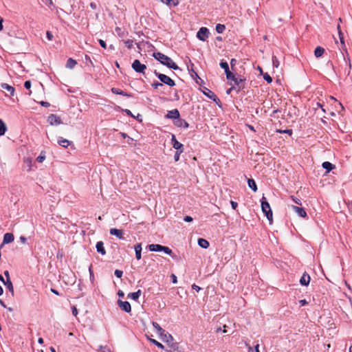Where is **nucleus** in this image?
I'll use <instances>...</instances> for the list:
<instances>
[{
  "label": "nucleus",
  "mask_w": 352,
  "mask_h": 352,
  "mask_svg": "<svg viewBox=\"0 0 352 352\" xmlns=\"http://www.w3.org/2000/svg\"><path fill=\"white\" fill-rule=\"evenodd\" d=\"M153 56L155 59L159 60L162 64L166 65L168 68L173 69L175 70L179 69L178 66L173 62V60L168 56L164 55L160 52H156L153 54Z\"/></svg>",
  "instance_id": "1"
},
{
  "label": "nucleus",
  "mask_w": 352,
  "mask_h": 352,
  "mask_svg": "<svg viewBox=\"0 0 352 352\" xmlns=\"http://www.w3.org/2000/svg\"><path fill=\"white\" fill-rule=\"evenodd\" d=\"M261 209L265 217L269 221L270 224H272L273 222V214L271 207L269 203L265 200L261 201Z\"/></svg>",
  "instance_id": "2"
},
{
  "label": "nucleus",
  "mask_w": 352,
  "mask_h": 352,
  "mask_svg": "<svg viewBox=\"0 0 352 352\" xmlns=\"http://www.w3.org/2000/svg\"><path fill=\"white\" fill-rule=\"evenodd\" d=\"M155 74L157 76V78L162 83H164L170 87H173L175 85L174 80L171 79L169 76L163 74L157 73L156 71H155Z\"/></svg>",
  "instance_id": "3"
},
{
  "label": "nucleus",
  "mask_w": 352,
  "mask_h": 352,
  "mask_svg": "<svg viewBox=\"0 0 352 352\" xmlns=\"http://www.w3.org/2000/svg\"><path fill=\"white\" fill-rule=\"evenodd\" d=\"M132 68L136 72L144 74L146 66L144 64H142L139 60H135L132 63Z\"/></svg>",
  "instance_id": "4"
},
{
  "label": "nucleus",
  "mask_w": 352,
  "mask_h": 352,
  "mask_svg": "<svg viewBox=\"0 0 352 352\" xmlns=\"http://www.w3.org/2000/svg\"><path fill=\"white\" fill-rule=\"evenodd\" d=\"M208 35L209 31L205 27L201 28L197 34V38L202 41H205L208 38Z\"/></svg>",
  "instance_id": "5"
},
{
  "label": "nucleus",
  "mask_w": 352,
  "mask_h": 352,
  "mask_svg": "<svg viewBox=\"0 0 352 352\" xmlns=\"http://www.w3.org/2000/svg\"><path fill=\"white\" fill-rule=\"evenodd\" d=\"M47 122L52 126L59 125V124H62L60 118L55 114H50L47 117Z\"/></svg>",
  "instance_id": "6"
},
{
  "label": "nucleus",
  "mask_w": 352,
  "mask_h": 352,
  "mask_svg": "<svg viewBox=\"0 0 352 352\" xmlns=\"http://www.w3.org/2000/svg\"><path fill=\"white\" fill-rule=\"evenodd\" d=\"M118 305L120 308L125 312L129 313L131 311V307L128 301L118 300Z\"/></svg>",
  "instance_id": "7"
},
{
  "label": "nucleus",
  "mask_w": 352,
  "mask_h": 352,
  "mask_svg": "<svg viewBox=\"0 0 352 352\" xmlns=\"http://www.w3.org/2000/svg\"><path fill=\"white\" fill-rule=\"evenodd\" d=\"M171 142H172L173 147L175 149H176L177 151H184V145L177 141L175 135H172Z\"/></svg>",
  "instance_id": "8"
},
{
  "label": "nucleus",
  "mask_w": 352,
  "mask_h": 352,
  "mask_svg": "<svg viewBox=\"0 0 352 352\" xmlns=\"http://www.w3.org/2000/svg\"><path fill=\"white\" fill-rule=\"evenodd\" d=\"M14 235L12 233H6L3 236V243L1 245V248L6 243H10L14 241Z\"/></svg>",
  "instance_id": "9"
},
{
  "label": "nucleus",
  "mask_w": 352,
  "mask_h": 352,
  "mask_svg": "<svg viewBox=\"0 0 352 352\" xmlns=\"http://www.w3.org/2000/svg\"><path fill=\"white\" fill-rule=\"evenodd\" d=\"M291 208L298 214L299 217H305L307 216V213L302 208H300L296 206H292Z\"/></svg>",
  "instance_id": "10"
},
{
  "label": "nucleus",
  "mask_w": 352,
  "mask_h": 352,
  "mask_svg": "<svg viewBox=\"0 0 352 352\" xmlns=\"http://www.w3.org/2000/svg\"><path fill=\"white\" fill-rule=\"evenodd\" d=\"M109 232L111 235H114L117 236L120 239H123V230H118L116 228H111L109 230Z\"/></svg>",
  "instance_id": "11"
},
{
  "label": "nucleus",
  "mask_w": 352,
  "mask_h": 352,
  "mask_svg": "<svg viewBox=\"0 0 352 352\" xmlns=\"http://www.w3.org/2000/svg\"><path fill=\"white\" fill-rule=\"evenodd\" d=\"M167 118L170 119H178L179 118V112L177 109H173L171 111H169L166 116Z\"/></svg>",
  "instance_id": "12"
},
{
  "label": "nucleus",
  "mask_w": 352,
  "mask_h": 352,
  "mask_svg": "<svg viewBox=\"0 0 352 352\" xmlns=\"http://www.w3.org/2000/svg\"><path fill=\"white\" fill-rule=\"evenodd\" d=\"M309 282H310V276H309V274L304 273L300 279V283L302 285L307 286L309 285Z\"/></svg>",
  "instance_id": "13"
},
{
  "label": "nucleus",
  "mask_w": 352,
  "mask_h": 352,
  "mask_svg": "<svg viewBox=\"0 0 352 352\" xmlns=\"http://www.w3.org/2000/svg\"><path fill=\"white\" fill-rule=\"evenodd\" d=\"M96 248L98 252L100 253L102 255L106 254V250L104 248V243L102 241L97 242Z\"/></svg>",
  "instance_id": "14"
},
{
  "label": "nucleus",
  "mask_w": 352,
  "mask_h": 352,
  "mask_svg": "<svg viewBox=\"0 0 352 352\" xmlns=\"http://www.w3.org/2000/svg\"><path fill=\"white\" fill-rule=\"evenodd\" d=\"M2 283L6 286L10 292L11 296H14V287H13L12 283L10 280V279H8L6 280H4V282H2Z\"/></svg>",
  "instance_id": "15"
},
{
  "label": "nucleus",
  "mask_w": 352,
  "mask_h": 352,
  "mask_svg": "<svg viewBox=\"0 0 352 352\" xmlns=\"http://www.w3.org/2000/svg\"><path fill=\"white\" fill-rule=\"evenodd\" d=\"M161 337H162V340L167 343H170L173 340V336L170 334H169L168 332H166L165 330L163 333V336Z\"/></svg>",
  "instance_id": "16"
},
{
  "label": "nucleus",
  "mask_w": 352,
  "mask_h": 352,
  "mask_svg": "<svg viewBox=\"0 0 352 352\" xmlns=\"http://www.w3.org/2000/svg\"><path fill=\"white\" fill-rule=\"evenodd\" d=\"M148 248L151 252H161L162 245L160 244H151L148 245Z\"/></svg>",
  "instance_id": "17"
},
{
  "label": "nucleus",
  "mask_w": 352,
  "mask_h": 352,
  "mask_svg": "<svg viewBox=\"0 0 352 352\" xmlns=\"http://www.w3.org/2000/svg\"><path fill=\"white\" fill-rule=\"evenodd\" d=\"M141 294H142V292L140 289H139L135 292L129 293L128 294V298L133 299L134 300H137L139 298V297L141 296Z\"/></svg>",
  "instance_id": "18"
},
{
  "label": "nucleus",
  "mask_w": 352,
  "mask_h": 352,
  "mask_svg": "<svg viewBox=\"0 0 352 352\" xmlns=\"http://www.w3.org/2000/svg\"><path fill=\"white\" fill-rule=\"evenodd\" d=\"M1 87L2 89H6L8 92H10L11 96L14 95V89L13 87L10 86V85H9L8 84H6V83H2Z\"/></svg>",
  "instance_id": "19"
},
{
  "label": "nucleus",
  "mask_w": 352,
  "mask_h": 352,
  "mask_svg": "<svg viewBox=\"0 0 352 352\" xmlns=\"http://www.w3.org/2000/svg\"><path fill=\"white\" fill-rule=\"evenodd\" d=\"M198 245L201 248H204V249L208 248L210 245L209 242L206 239H201V238L198 239Z\"/></svg>",
  "instance_id": "20"
},
{
  "label": "nucleus",
  "mask_w": 352,
  "mask_h": 352,
  "mask_svg": "<svg viewBox=\"0 0 352 352\" xmlns=\"http://www.w3.org/2000/svg\"><path fill=\"white\" fill-rule=\"evenodd\" d=\"M153 327L156 330L157 333L160 334V336H163V333L164 332V329H163L160 324L156 322H153L152 323Z\"/></svg>",
  "instance_id": "21"
},
{
  "label": "nucleus",
  "mask_w": 352,
  "mask_h": 352,
  "mask_svg": "<svg viewBox=\"0 0 352 352\" xmlns=\"http://www.w3.org/2000/svg\"><path fill=\"white\" fill-rule=\"evenodd\" d=\"M58 143L60 146H61L64 148H67L70 144V142L68 140L63 138H60L58 140Z\"/></svg>",
  "instance_id": "22"
},
{
  "label": "nucleus",
  "mask_w": 352,
  "mask_h": 352,
  "mask_svg": "<svg viewBox=\"0 0 352 352\" xmlns=\"http://www.w3.org/2000/svg\"><path fill=\"white\" fill-rule=\"evenodd\" d=\"M322 166L323 168L327 170V173H329L335 168V166L329 162H323Z\"/></svg>",
  "instance_id": "23"
},
{
  "label": "nucleus",
  "mask_w": 352,
  "mask_h": 352,
  "mask_svg": "<svg viewBox=\"0 0 352 352\" xmlns=\"http://www.w3.org/2000/svg\"><path fill=\"white\" fill-rule=\"evenodd\" d=\"M76 64H77V62L75 60H74L72 58H69L67 60L66 67L69 69H72L76 66Z\"/></svg>",
  "instance_id": "24"
},
{
  "label": "nucleus",
  "mask_w": 352,
  "mask_h": 352,
  "mask_svg": "<svg viewBox=\"0 0 352 352\" xmlns=\"http://www.w3.org/2000/svg\"><path fill=\"white\" fill-rule=\"evenodd\" d=\"M324 50L321 47H317L314 51V55L316 58H319L324 54Z\"/></svg>",
  "instance_id": "25"
},
{
  "label": "nucleus",
  "mask_w": 352,
  "mask_h": 352,
  "mask_svg": "<svg viewBox=\"0 0 352 352\" xmlns=\"http://www.w3.org/2000/svg\"><path fill=\"white\" fill-rule=\"evenodd\" d=\"M111 91H112V93H113L115 94L122 95V96H128V97L131 96L130 94H128L127 93L124 92L123 91H121L118 88L113 87L111 89Z\"/></svg>",
  "instance_id": "26"
},
{
  "label": "nucleus",
  "mask_w": 352,
  "mask_h": 352,
  "mask_svg": "<svg viewBox=\"0 0 352 352\" xmlns=\"http://www.w3.org/2000/svg\"><path fill=\"white\" fill-rule=\"evenodd\" d=\"M7 130V127L4 122L0 119V135H3L5 134Z\"/></svg>",
  "instance_id": "27"
},
{
  "label": "nucleus",
  "mask_w": 352,
  "mask_h": 352,
  "mask_svg": "<svg viewBox=\"0 0 352 352\" xmlns=\"http://www.w3.org/2000/svg\"><path fill=\"white\" fill-rule=\"evenodd\" d=\"M337 28L338 30V34H339V38H340V43H341L342 47H345V44H344V37H343V34H342V33L341 32L340 25H338Z\"/></svg>",
  "instance_id": "28"
},
{
  "label": "nucleus",
  "mask_w": 352,
  "mask_h": 352,
  "mask_svg": "<svg viewBox=\"0 0 352 352\" xmlns=\"http://www.w3.org/2000/svg\"><path fill=\"white\" fill-rule=\"evenodd\" d=\"M248 186H249L251 189H252L254 191H256V189H257V188H256V183H255V182H254V179H249L248 180Z\"/></svg>",
  "instance_id": "29"
},
{
  "label": "nucleus",
  "mask_w": 352,
  "mask_h": 352,
  "mask_svg": "<svg viewBox=\"0 0 352 352\" xmlns=\"http://www.w3.org/2000/svg\"><path fill=\"white\" fill-rule=\"evenodd\" d=\"M245 80L244 78H242L241 77H236L234 78L233 82L235 85H237L239 87H241V85L243 83V82Z\"/></svg>",
  "instance_id": "30"
},
{
  "label": "nucleus",
  "mask_w": 352,
  "mask_h": 352,
  "mask_svg": "<svg viewBox=\"0 0 352 352\" xmlns=\"http://www.w3.org/2000/svg\"><path fill=\"white\" fill-rule=\"evenodd\" d=\"M176 124L179 126H183L184 128H188L189 124L184 120H178Z\"/></svg>",
  "instance_id": "31"
},
{
  "label": "nucleus",
  "mask_w": 352,
  "mask_h": 352,
  "mask_svg": "<svg viewBox=\"0 0 352 352\" xmlns=\"http://www.w3.org/2000/svg\"><path fill=\"white\" fill-rule=\"evenodd\" d=\"M203 93L205 96H206L207 97H208L210 99H212L214 97V94L208 89L206 88V90L203 91Z\"/></svg>",
  "instance_id": "32"
},
{
  "label": "nucleus",
  "mask_w": 352,
  "mask_h": 352,
  "mask_svg": "<svg viewBox=\"0 0 352 352\" xmlns=\"http://www.w3.org/2000/svg\"><path fill=\"white\" fill-rule=\"evenodd\" d=\"M45 160V153L42 151L41 154L37 157L36 161L39 163H42Z\"/></svg>",
  "instance_id": "33"
},
{
  "label": "nucleus",
  "mask_w": 352,
  "mask_h": 352,
  "mask_svg": "<svg viewBox=\"0 0 352 352\" xmlns=\"http://www.w3.org/2000/svg\"><path fill=\"white\" fill-rule=\"evenodd\" d=\"M161 251H163L164 252H165L166 254H168V255H170L173 258H174L175 256L173 255H172V250L171 249H170L167 246H163L162 245V249L161 250Z\"/></svg>",
  "instance_id": "34"
},
{
  "label": "nucleus",
  "mask_w": 352,
  "mask_h": 352,
  "mask_svg": "<svg viewBox=\"0 0 352 352\" xmlns=\"http://www.w3.org/2000/svg\"><path fill=\"white\" fill-rule=\"evenodd\" d=\"M225 29V25L222 24H217L216 26V31L219 34L223 33Z\"/></svg>",
  "instance_id": "35"
},
{
  "label": "nucleus",
  "mask_w": 352,
  "mask_h": 352,
  "mask_svg": "<svg viewBox=\"0 0 352 352\" xmlns=\"http://www.w3.org/2000/svg\"><path fill=\"white\" fill-rule=\"evenodd\" d=\"M220 67L224 69L225 73H226L228 71H230L229 69V65L228 63L221 61L220 63Z\"/></svg>",
  "instance_id": "36"
},
{
  "label": "nucleus",
  "mask_w": 352,
  "mask_h": 352,
  "mask_svg": "<svg viewBox=\"0 0 352 352\" xmlns=\"http://www.w3.org/2000/svg\"><path fill=\"white\" fill-rule=\"evenodd\" d=\"M226 74L228 80H234L235 76L230 71H228Z\"/></svg>",
  "instance_id": "37"
},
{
  "label": "nucleus",
  "mask_w": 352,
  "mask_h": 352,
  "mask_svg": "<svg viewBox=\"0 0 352 352\" xmlns=\"http://www.w3.org/2000/svg\"><path fill=\"white\" fill-rule=\"evenodd\" d=\"M272 63H273L274 67H275L276 68H278L279 67V61H278V58H276V56H272Z\"/></svg>",
  "instance_id": "38"
},
{
  "label": "nucleus",
  "mask_w": 352,
  "mask_h": 352,
  "mask_svg": "<svg viewBox=\"0 0 352 352\" xmlns=\"http://www.w3.org/2000/svg\"><path fill=\"white\" fill-rule=\"evenodd\" d=\"M162 1L166 4L173 3V6H177L178 2L177 0H162Z\"/></svg>",
  "instance_id": "39"
},
{
  "label": "nucleus",
  "mask_w": 352,
  "mask_h": 352,
  "mask_svg": "<svg viewBox=\"0 0 352 352\" xmlns=\"http://www.w3.org/2000/svg\"><path fill=\"white\" fill-rule=\"evenodd\" d=\"M263 78L269 83L272 82V77L267 73L263 74Z\"/></svg>",
  "instance_id": "40"
},
{
  "label": "nucleus",
  "mask_w": 352,
  "mask_h": 352,
  "mask_svg": "<svg viewBox=\"0 0 352 352\" xmlns=\"http://www.w3.org/2000/svg\"><path fill=\"white\" fill-rule=\"evenodd\" d=\"M183 153V151H176V153H175V155H174V160H175V162L179 161V157H180V155H181V153Z\"/></svg>",
  "instance_id": "41"
},
{
  "label": "nucleus",
  "mask_w": 352,
  "mask_h": 352,
  "mask_svg": "<svg viewBox=\"0 0 352 352\" xmlns=\"http://www.w3.org/2000/svg\"><path fill=\"white\" fill-rule=\"evenodd\" d=\"M133 41L132 40H126L124 41V43L126 45V46L129 48V49H131L133 47Z\"/></svg>",
  "instance_id": "42"
},
{
  "label": "nucleus",
  "mask_w": 352,
  "mask_h": 352,
  "mask_svg": "<svg viewBox=\"0 0 352 352\" xmlns=\"http://www.w3.org/2000/svg\"><path fill=\"white\" fill-rule=\"evenodd\" d=\"M114 274H115V276L116 277L121 278L122 276L123 272L122 270H116L115 272H114Z\"/></svg>",
  "instance_id": "43"
},
{
  "label": "nucleus",
  "mask_w": 352,
  "mask_h": 352,
  "mask_svg": "<svg viewBox=\"0 0 352 352\" xmlns=\"http://www.w3.org/2000/svg\"><path fill=\"white\" fill-rule=\"evenodd\" d=\"M151 342L155 344L158 348L163 349L164 346L155 340H151Z\"/></svg>",
  "instance_id": "44"
},
{
  "label": "nucleus",
  "mask_w": 352,
  "mask_h": 352,
  "mask_svg": "<svg viewBox=\"0 0 352 352\" xmlns=\"http://www.w3.org/2000/svg\"><path fill=\"white\" fill-rule=\"evenodd\" d=\"M162 83L161 82H155L152 84V87L154 88V89H157L159 87H162Z\"/></svg>",
  "instance_id": "45"
},
{
  "label": "nucleus",
  "mask_w": 352,
  "mask_h": 352,
  "mask_svg": "<svg viewBox=\"0 0 352 352\" xmlns=\"http://www.w3.org/2000/svg\"><path fill=\"white\" fill-rule=\"evenodd\" d=\"M24 87L27 89H30V87H31V82L30 80H27L24 83Z\"/></svg>",
  "instance_id": "46"
},
{
  "label": "nucleus",
  "mask_w": 352,
  "mask_h": 352,
  "mask_svg": "<svg viewBox=\"0 0 352 352\" xmlns=\"http://www.w3.org/2000/svg\"><path fill=\"white\" fill-rule=\"evenodd\" d=\"M134 249L135 252H136L137 250L142 251V244L138 243L137 245H135Z\"/></svg>",
  "instance_id": "47"
},
{
  "label": "nucleus",
  "mask_w": 352,
  "mask_h": 352,
  "mask_svg": "<svg viewBox=\"0 0 352 352\" xmlns=\"http://www.w3.org/2000/svg\"><path fill=\"white\" fill-rule=\"evenodd\" d=\"M345 204L347 205L348 208H349V210H350V212L352 213V200L349 201V202H346L344 201Z\"/></svg>",
  "instance_id": "48"
},
{
  "label": "nucleus",
  "mask_w": 352,
  "mask_h": 352,
  "mask_svg": "<svg viewBox=\"0 0 352 352\" xmlns=\"http://www.w3.org/2000/svg\"><path fill=\"white\" fill-rule=\"evenodd\" d=\"M141 252L142 251H138V250H137L135 252V257L138 260H140L142 257Z\"/></svg>",
  "instance_id": "49"
},
{
  "label": "nucleus",
  "mask_w": 352,
  "mask_h": 352,
  "mask_svg": "<svg viewBox=\"0 0 352 352\" xmlns=\"http://www.w3.org/2000/svg\"><path fill=\"white\" fill-rule=\"evenodd\" d=\"M99 43L101 45L102 47H103L104 49L107 47L106 43L103 40L100 39L99 40Z\"/></svg>",
  "instance_id": "50"
},
{
  "label": "nucleus",
  "mask_w": 352,
  "mask_h": 352,
  "mask_svg": "<svg viewBox=\"0 0 352 352\" xmlns=\"http://www.w3.org/2000/svg\"><path fill=\"white\" fill-rule=\"evenodd\" d=\"M236 62L237 61H236V60L235 58L231 59V60H230V65H231V67H232V69L234 68V66L236 65Z\"/></svg>",
  "instance_id": "51"
},
{
  "label": "nucleus",
  "mask_w": 352,
  "mask_h": 352,
  "mask_svg": "<svg viewBox=\"0 0 352 352\" xmlns=\"http://www.w3.org/2000/svg\"><path fill=\"white\" fill-rule=\"evenodd\" d=\"M46 35H47V38L50 41L52 40V38H53V34H52L50 32L47 31V33H46Z\"/></svg>",
  "instance_id": "52"
},
{
  "label": "nucleus",
  "mask_w": 352,
  "mask_h": 352,
  "mask_svg": "<svg viewBox=\"0 0 352 352\" xmlns=\"http://www.w3.org/2000/svg\"><path fill=\"white\" fill-rule=\"evenodd\" d=\"M184 220L186 221V222H191L192 221V218L190 216H186L184 219Z\"/></svg>",
  "instance_id": "53"
},
{
  "label": "nucleus",
  "mask_w": 352,
  "mask_h": 352,
  "mask_svg": "<svg viewBox=\"0 0 352 352\" xmlns=\"http://www.w3.org/2000/svg\"><path fill=\"white\" fill-rule=\"evenodd\" d=\"M40 104L43 106V107H48L50 106V103L47 102H44V101H41L40 102Z\"/></svg>",
  "instance_id": "54"
},
{
  "label": "nucleus",
  "mask_w": 352,
  "mask_h": 352,
  "mask_svg": "<svg viewBox=\"0 0 352 352\" xmlns=\"http://www.w3.org/2000/svg\"><path fill=\"white\" fill-rule=\"evenodd\" d=\"M230 204H231V206H232V208L235 210L238 206L237 203L235 202V201H230Z\"/></svg>",
  "instance_id": "55"
},
{
  "label": "nucleus",
  "mask_w": 352,
  "mask_h": 352,
  "mask_svg": "<svg viewBox=\"0 0 352 352\" xmlns=\"http://www.w3.org/2000/svg\"><path fill=\"white\" fill-rule=\"evenodd\" d=\"M72 314H73L74 316H77V314H78V310H77L76 307H74V306L72 307Z\"/></svg>",
  "instance_id": "56"
},
{
  "label": "nucleus",
  "mask_w": 352,
  "mask_h": 352,
  "mask_svg": "<svg viewBox=\"0 0 352 352\" xmlns=\"http://www.w3.org/2000/svg\"><path fill=\"white\" fill-rule=\"evenodd\" d=\"M21 242L23 244L26 243V241H27V239L23 236H21L20 238H19Z\"/></svg>",
  "instance_id": "57"
},
{
  "label": "nucleus",
  "mask_w": 352,
  "mask_h": 352,
  "mask_svg": "<svg viewBox=\"0 0 352 352\" xmlns=\"http://www.w3.org/2000/svg\"><path fill=\"white\" fill-rule=\"evenodd\" d=\"M299 303L300 304L301 306H304L305 305H307L308 302L305 299H303V300H300L299 301Z\"/></svg>",
  "instance_id": "58"
},
{
  "label": "nucleus",
  "mask_w": 352,
  "mask_h": 352,
  "mask_svg": "<svg viewBox=\"0 0 352 352\" xmlns=\"http://www.w3.org/2000/svg\"><path fill=\"white\" fill-rule=\"evenodd\" d=\"M214 102H215L217 104H219L220 102V100L217 98V96L214 94V97L212 98Z\"/></svg>",
  "instance_id": "59"
},
{
  "label": "nucleus",
  "mask_w": 352,
  "mask_h": 352,
  "mask_svg": "<svg viewBox=\"0 0 352 352\" xmlns=\"http://www.w3.org/2000/svg\"><path fill=\"white\" fill-rule=\"evenodd\" d=\"M171 278H172V281L173 283H176L177 282V276L175 274H173L171 275Z\"/></svg>",
  "instance_id": "60"
},
{
  "label": "nucleus",
  "mask_w": 352,
  "mask_h": 352,
  "mask_svg": "<svg viewBox=\"0 0 352 352\" xmlns=\"http://www.w3.org/2000/svg\"><path fill=\"white\" fill-rule=\"evenodd\" d=\"M124 112H126V113L128 115V116H130L131 117H134V116L132 114L131 111L129 109H124Z\"/></svg>",
  "instance_id": "61"
},
{
  "label": "nucleus",
  "mask_w": 352,
  "mask_h": 352,
  "mask_svg": "<svg viewBox=\"0 0 352 352\" xmlns=\"http://www.w3.org/2000/svg\"><path fill=\"white\" fill-rule=\"evenodd\" d=\"M192 287L193 289L196 290L197 292H199L201 289V288L198 285H196L195 284L192 285Z\"/></svg>",
  "instance_id": "62"
},
{
  "label": "nucleus",
  "mask_w": 352,
  "mask_h": 352,
  "mask_svg": "<svg viewBox=\"0 0 352 352\" xmlns=\"http://www.w3.org/2000/svg\"><path fill=\"white\" fill-rule=\"evenodd\" d=\"M4 275L6 277V280L10 279V274H9V272L8 270L4 272Z\"/></svg>",
  "instance_id": "63"
},
{
  "label": "nucleus",
  "mask_w": 352,
  "mask_h": 352,
  "mask_svg": "<svg viewBox=\"0 0 352 352\" xmlns=\"http://www.w3.org/2000/svg\"><path fill=\"white\" fill-rule=\"evenodd\" d=\"M118 295L120 296V297H124V293L122 291V290H119L118 292Z\"/></svg>",
  "instance_id": "64"
}]
</instances>
